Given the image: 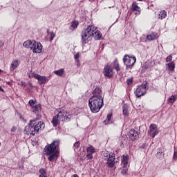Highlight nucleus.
Listing matches in <instances>:
<instances>
[{
    "mask_svg": "<svg viewBox=\"0 0 177 177\" xmlns=\"http://www.w3.org/2000/svg\"><path fill=\"white\" fill-rule=\"evenodd\" d=\"M104 97L100 87H96L93 91V96L88 100V106L92 113H96L104 106Z\"/></svg>",
    "mask_w": 177,
    "mask_h": 177,
    "instance_id": "f257e3e1",
    "label": "nucleus"
},
{
    "mask_svg": "<svg viewBox=\"0 0 177 177\" xmlns=\"http://www.w3.org/2000/svg\"><path fill=\"white\" fill-rule=\"evenodd\" d=\"M82 40L84 44H88L93 37L95 39L99 41L102 38V33L97 30L96 26L88 25L82 32Z\"/></svg>",
    "mask_w": 177,
    "mask_h": 177,
    "instance_id": "f03ea898",
    "label": "nucleus"
},
{
    "mask_svg": "<svg viewBox=\"0 0 177 177\" xmlns=\"http://www.w3.org/2000/svg\"><path fill=\"white\" fill-rule=\"evenodd\" d=\"M60 145V141L59 140H55L53 143L48 145L44 148V152L46 156H48V161H56L57 158L60 155L59 152V145Z\"/></svg>",
    "mask_w": 177,
    "mask_h": 177,
    "instance_id": "7ed1b4c3",
    "label": "nucleus"
},
{
    "mask_svg": "<svg viewBox=\"0 0 177 177\" xmlns=\"http://www.w3.org/2000/svg\"><path fill=\"white\" fill-rule=\"evenodd\" d=\"M45 129V123L42 121L30 120L28 126L25 127L24 133L26 135L34 136L38 133L39 131Z\"/></svg>",
    "mask_w": 177,
    "mask_h": 177,
    "instance_id": "20e7f679",
    "label": "nucleus"
},
{
    "mask_svg": "<svg viewBox=\"0 0 177 177\" xmlns=\"http://www.w3.org/2000/svg\"><path fill=\"white\" fill-rule=\"evenodd\" d=\"M68 113L66 111H62V109H57L55 111V116L53 118L51 123L53 127H57L60 124V121H64L68 120Z\"/></svg>",
    "mask_w": 177,
    "mask_h": 177,
    "instance_id": "39448f33",
    "label": "nucleus"
},
{
    "mask_svg": "<svg viewBox=\"0 0 177 177\" xmlns=\"http://www.w3.org/2000/svg\"><path fill=\"white\" fill-rule=\"evenodd\" d=\"M25 48L31 49L33 53H41L42 52V44L35 40H27L23 44Z\"/></svg>",
    "mask_w": 177,
    "mask_h": 177,
    "instance_id": "423d86ee",
    "label": "nucleus"
},
{
    "mask_svg": "<svg viewBox=\"0 0 177 177\" xmlns=\"http://www.w3.org/2000/svg\"><path fill=\"white\" fill-rule=\"evenodd\" d=\"M123 62L127 67H131L136 63V57H130L129 55H124L123 57Z\"/></svg>",
    "mask_w": 177,
    "mask_h": 177,
    "instance_id": "0eeeda50",
    "label": "nucleus"
},
{
    "mask_svg": "<svg viewBox=\"0 0 177 177\" xmlns=\"http://www.w3.org/2000/svg\"><path fill=\"white\" fill-rule=\"evenodd\" d=\"M147 92V85L146 84L138 86L136 91V95L137 97L143 96Z\"/></svg>",
    "mask_w": 177,
    "mask_h": 177,
    "instance_id": "6e6552de",
    "label": "nucleus"
},
{
    "mask_svg": "<svg viewBox=\"0 0 177 177\" xmlns=\"http://www.w3.org/2000/svg\"><path fill=\"white\" fill-rule=\"evenodd\" d=\"M31 77L37 80L39 85L46 84V82L49 81V80H48V77H46V76H41L40 75H38L35 73H32Z\"/></svg>",
    "mask_w": 177,
    "mask_h": 177,
    "instance_id": "1a4fd4ad",
    "label": "nucleus"
},
{
    "mask_svg": "<svg viewBox=\"0 0 177 177\" xmlns=\"http://www.w3.org/2000/svg\"><path fill=\"white\" fill-rule=\"evenodd\" d=\"M106 164L108 167L110 168H113L114 167V164H116L120 161V159L118 158H115V156L114 154L109 155V158H107L106 160Z\"/></svg>",
    "mask_w": 177,
    "mask_h": 177,
    "instance_id": "9d476101",
    "label": "nucleus"
},
{
    "mask_svg": "<svg viewBox=\"0 0 177 177\" xmlns=\"http://www.w3.org/2000/svg\"><path fill=\"white\" fill-rule=\"evenodd\" d=\"M104 75L107 77V78H111L114 75V72L113 71V66L110 64L106 65L104 68Z\"/></svg>",
    "mask_w": 177,
    "mask_h": 177,
    "instance_id": "9b49d317",
    "label": "nucleus"
},
{
    "mask_svg": "<svg viewBox=\"0 0 177 177\" xmlns=\"http://www.w3.org/2000/svg\"><path fill=\"white\" fill-rule=\"evenodd\" d=\"M148 135L151 136V138H156V136L158 135V130L157 129V125L152 124L149 127V130L148 131Z\"/></svg>",
    "mask_w": 177,
    "mask_h": 177,
    "instance_id": "f8f14e48",
    "label": "nucleus"
},
{
    "mask_svg": "<svg viewBox=\"0 0 177 177\" xmlns=\"http://www.w3.org/2000/svg\"><path fill=\"white\" fill-rule=\"evenodd\" d=\"M128 136H129V139H131V140H136L139 138L138 131H136L133 129H131L129 131Z\"/></svg>",
    "mask_w": 177,
    "mask_h": 177,
    "instance_id": "ddd939ff",
    "label": "nucleus"
},
{
    "mask_svg": "<svg viewBox=\"0 0 177 177\" xmlns=\"http://www.w3.org/2000/svg\"><path fill=\"white\" fill-rule=\"evenodd\" d=\"M129 160V156L128 154H124L122 157V166L123 168L128 167V161Z\"/></svg>",
    "mask_w": 177,
    "mask_h": 177,
    "instance_id": "4468645a",
    "label": "nucleus"
},
{
    "mask_svg": "<svg viewBox=\"0 0 177 177\" xmlns=\"http://www.w3.org/2000/svg\"><path fill=\"white\" fill-rule=\"evenodd\" d=\"M122 113L123 115L125 117H127V115H129V113H131V107H129V105L128 104H125L122 106Z\"/></svg>",
    "mask_w": 177,
    "mask_h": 177,
    "instance_id": "2eb2a0df",
    "label": "nucleus"
},
{
    "mask_svg": "<svg viewBox=\"0 0 177 177\" xmlns=\"http://www.w3.org/2000/svg\"><path fill=\"white\" fill-rule=\"evenodd\" d=\"M19 65H20V62H19V60L17 59L12 60L10 66V71H15V69L17 68Z\"/></svg>",
    "mask_w": 177,
    "mask_h": 177,
    "instance_id": "dca6fc26",
    "label": "nucleus"
},
{
    "mask_svg": "<svg viewBox=\"0 0 177 177\" xmlns=\"http://www.w3.org/2000/svg\"><path fill=\"white\" fill-rule=\"evenodd\" d=\"M131 9L136 15H140V8L136 3L132 4Z\"/></svg>",
    "mask_w": 177,
    "mask_h": 177,
    "instance_id": "f3484780",
    "label": "nucleus"
},
{
    "mask_svg": "<svg viewBox=\"0 0 177 177\" xmlns=\"http://www.w3.org/2000/svg\"><path fill=\"white\" fill-rule=\"evenodd\" d=\"M166 68L169 71H171V73H174L175 71V62H171L168 64H166Z\"/></svg>",
    "mask_w": 177,
    "mask_h": 177,
    "instance_id": "a211bd4d",
    "label": "nucleus"
},
{
    "mask_svg": "<svg viewBox=\"0 0 177 177\" xmlns=\"http://www.w3.org/2000/svg\"><path fill=\"white\" fill-rule=\"evenodd\" d=\"M32 110L34 113H35V114H37V115H38V113H39V111H41V104H36L35 106H32Z\"/></svg>",
    "mask_w": 177,
    "mask_h": 177,
    "instance_id": "6ab92c4d",
    "label": "nucleus"
},
{
    "mask_svg": "<svg viewBox=\"0 0 177 177\" xmlns=\"http://www.w3.org/2000/svg\"><path fill=\"white\" fill-rule=\"evenodd\" d=\"M158 37V35L157 34V32H153L147 36V39H148V41H153V39H156Z\"/></svg>",
    "mask_w": 177,
    "mask_h": 177,
    "instance_id": "aec40b11",
    "label": "nucleus"
},
{
    "mask_svg": "<svg viewBox=\"0 0 177 177\" xmlns=\"http://www.w3.org/2000/svg\"><path fill=\"white\" fill-rule=\"evenodd\" d=\"M111 117H113L111 114H109L107 115L106 119L104 121V124H105V125H109V124H111L113 122Z\"/></svg>",
    "mask_w": 177,
    "mask_h": 177,
    "instance_id": "412c9836",
    "label": "nucleus"
},
{
    "mask_svg": "<svg viewBox=\"0 0 177 177\" xmlns=\"http://www.w3.org/2000/svg\"><path fill=\"white\" fill-rule=\"evenodd\" d=\"M176 100V96L171 95L170 97L168 99L167 102H168V104H170V106H172V104L175 103Z\"/></svg>",
    "mask_w": 177,
    "mask_h": 177,
    "instance_id": "4be33fe9",
    "label": "nucleus"
},
{
    "mask_svg": "<svg viewBox=\"0 0 177 177\" xmlns=\"http://www.w3.org/2000/svg\"><path fill=\"white\" fill-rule=\"evenodd\" d=\"M167 17V12L165 10H162L158 14V19H160V20H162L163 19H165Z\"/></svg>",
    "mask_w": 177,
    "mask_h": 177,
    "instance_id": "5701e85b",
    "label": "nucleus"
},
{
    "mask_svg": "<svg viewBox=\"0 0 177 177\" xmlns=\"http://www.w3.org/2000/svg\"><path fill=\"white\" fill-rule=\"evenodd\" d=\"M111 66L113 68H115L116 71H120V64H118V61L115 60Z\"/></svg>",
    "mask_w": 177,
    "mask_h": 177,
    "instance_id": "b1692460",
    "label": "nucleus"
},
{
    "mask_svg": "<svg viewBox=\"0 0 177 177\" xmlns=\"http://www.w3.org/2000/svg\"><path fill=\"white\" fill-rule=\"evenodd\" d=\"M54 74H55L56 75H58V77H62L63 74H64V69L61 68L59 70L55 71Z\"/></svg>",
    "mask_w": 177,
    "mask_h": 177,
    "instance_id": "393cba45",
    "label": "nucleus"
},
{
    "mask_svg": "<svg viewBox=\"0 0 177 177\" xmlns=\"http://www.w3.org/2000/svg\"><path fill=\"white\" fill-rule=\"evenodd\" d=\"M86 151L88 153L93 154V153H96V149H95V147H93V146H90L87 147Z\"/></svg>",
    "mask_w": 177,
    "mask_h": 177,
    "instance_id": "a878e982",
    "label": "nucleus"
},
{
    "mask_svg": "<svg viewBox=\"0 0 177 177\" xmlns=\"http://www.w3.org/2000/svg\"><path fill=\"white\" fill-rule=\"evenodd\" d=\"M78 24H80L78 21H73L71 24V30H75L78 27Z\"/></svg>",
    "mask_w": 177,
    "mask_h": 177,
    "instance_id": "bb28decb",
    "label": "nucleus"
},
{
    "mask_svg": "<svg viewBox=\"0 0 177 177\" xmlns=\"http://www.w3.org/2000/svg\"><path fill=\"white\" fill-rule=\"evenodd\" d=\"M126 84H127V85H128V86H131V85H132V84H133V77H130V78L127 79L126 81Z\"/></svg>",
    "mask_w": 177,
    "mask_h": 177,
    "instance_id": "cd10ccee",
    "label": "nucleus"
},
{
    "mask_svg": "<svg viewBox=\"0 0 177 177\" xmlns=\"http://www.w3.org/2000/svg\"><path fill=\"white\" fill-rule=\"evenodd\" d=\"M37 102V100H30L29 101V105L30 106V107L32 109V107H34V106H35V103Z\"/></svg>",
    "mask_w": 177,
    "mask_h": 177,
    "instance_id": "c85d7f7f",
    "label": "nucleus"
},
{
    "mask_svg": "<svg viewBox=\"0 0 177 177\" xmlns=\"http://www.w3.org/2000/svg\"><path fill=\"white\" fill-rule=\"evenodd\" d=\"M39 176H45L46 175V170L45 169H40L39 171Z\"/></svg>",
    "mask_w": 177,
    "mask_h": 177,
    "instance_id": "c756f323",
    "label": "nucleus"
},
{
    "mask_svg": "<svg viewBox=\"0 0 177 177\" xmlns=\"http://www.w3.org/2000/svg\"><path fill=\"white\" fill-rule=\"evenodd\" d=\"M103 156L105 158V160H106L107 158H109V157H110V156H111V154H110V152H109V151H105L103 153Z\"/></svg>",
    "mask_w": 177,
    "mask_h": 177,
    "instance_id": "7c9ffc66",
    "label": "nucleus"
},
{
    "mask_svg": "<svg viewBox=\"0 0 177 177\" xmlns=\"http://www.w3.org/2000/svg\"><path fill=\"white\" fill-rule=\"evenodd\" d=\"M55 37H56V34L53 32H50V42H52V41H53V39H55Z\"/></svg>",
    "mask_w": 177,
    "mask_h": 177,
    "instance_id": "2f4dec72",
    "label": "nucleus"
},
{
    "mask_svg": "<svg viewBox=\"0 0 177 177\" xmlns=\"http://www.w3.org/2000/svg\"><path fill=\"white\" fill-rule=\"evenodd\" d=\"M74 58H75V60H77V62L78 63H80V53H77L75 55H74Z\"/></svg>",
    "mask_w": 177,
    "mask_h": 177,
    "instance_id": "473e14b6",
    "label": "nucleus"
},
{
    "mask_svg": "<svg viewBox=\"0 0 177 177\" xmlns=\"http://www.w3.org/2000/svg\"><path fill=\"white\" fill-rule=\"evenodd\" d=\"M169 62L170 63L172 62V55H169L166 58V62L169 63Z\"/></svg>",
    "mask_w": 177,
    "mask_h": 177,
    "instance_id": "72a5a7b5",
    "label": "nucleus"
},
{
    "mask_svg": "<svg viewBox=\"0 0 177 177\" xmlns=\"http://www.w3.org/2000/svg\"><path fill=\"white\" fill-rule=\"evenodd\" d=\"M93 153H87L86 157L88 160H92L93 158Z\"/></svg>",
    "mask_w": 177,
    "mask_h": 177,
    "instance_id": "f704fd0d",
    "label": "nucleus"
},
{
    "mask_svg": "<svg viewBox=\"0 0 177 177\" xmlns=\"http://www.w3.org/2000/svg\"><path fill=\"white\" fill-rule=\"evenodd\" d=\"M80 142H76L74 144L73 147H74L75 149H78V147H80Z\"/></svg>",
    "mask_w": 177,
    "mask_h": 177,
    "instance_id": "c9c22d12",
    "label": "nucleus"
},
{
    "mask_svg": "<svg viewBox=\"0 0 177 177\" xmlns=\"http://www.w3.org/2000/svg\"><path fill=\"white\" fill-rule=\"evenodd\" d=\"M127 172H128V169H127V167H125L122 170V175H125Z\"/></svg>",
    "mask_w": 177,
    "mask_h": 177,
    "instance_id": "e433bc0d",
    "label": "nucleus"
},
{
    "mask_svg": "<svg viewBox=\"0 0 177 177\" xmlns=\"http://www.w3.org/2000/svg\"><path fill=\"white\" fill-rule=\"evenodd\" d=\"M21 86H23L24 88H26V86H27V84H26V82H21Z\"/></svg>",
    "mask_w": 177,
    "mask_h": 177,
    "instance_id": "4c0bfd02",
    "label": "nucleus"
},
{
    "mask_svg": "<svg viewBox=\"0 0 177 177\" xmlns=\"http://www.w3.org/2000/svg\"><path fill=\"white\" fill-rule=\"evenodd\" d=\"M145 147H147V144H142L141 146V149H145Z\"/></svg>",
    "mask_w": 177,
    "mask_h": 177,
    "instance_id": "58836bf2",
    "label": "nucleus"
},
{
    "mask_svg": "<svg viewBox=\"0 0 177 177\" xmlns=\"http://www.w3.org/2000/svg\"><path fill=\"white\" fill-rule=\"evenodd\" d=\"M16 129H17L16 127H12V128L11 129V132H16Z\"/></svg>",
    "mask_w": 177,
    "mask_h": 177,
    "instance_id": "ea45409f",
    "label": "nucleus"
},
{
    "mask_svg": "<svg viewBox=\"0 0 177 177\" xmlns=\"http://www.w3.org/2000/svg\"><path fill=\"white\" fill-rule=\"evenodd\" d=\"M174 158H177V151L174 152Z\"/></svg>",
    "mask_w": 177,
    "mask_h": 177,
    "instance_id": "a19ab883",
    "label": "nucleus"
},
{
    "mask_svg": "<svg viewBox=\"0 0 177 177\" xmlns=\"http://www.w3.org/2000/svg\"><path fill=\"white\" fill-rule=\"evenodd\" d=\"M162 151H161L160 149L158 150V153H157V156H158V154H162Z\"/></svg>",
    "mask_w": 177,
    "mask_h": 177,
    "instance_id": "79ce46f5",
    "label": "nucleus"
},
{
    "mask_svg": "<svg viewBox=\"0 0 177 177\" xmlns=\"http://www.w3.org/2000/svg\"><path fill=\"white\" fill-rule=\"evenodd\" d=\"M4 44L3 41H0V48H2Z\"/></svg>",
    "mask_w": 177,
    "mask_h": 177,
    "instance_id": "37998d69",
    "label": "nucleus"
},
{
    "mask_svg": "<svg viewBox=\"0 0 177 177\" xmlns=\"http://www.w3.org/2000/svg\"><path fill=\"white\" fill-rule=\"evenodd\" d=\"M71 177H79V176L77 174H73V175L71 176Z\"/></svg>",
    "mask_w": 177,
    "mask_h": 177,
    "instance_id": "c03bdc74",
    "label": "nucleus"
},
{
    "mask_svg": "<svg viewBox=\"0 0 177 177\" xmlns=\"http://www.w3.org/2000/svg\"><path fill=\"white\" fill-rule=\"evenodd\" d=\"M0 91H1V92H3V88H2L1 86H0Z\"/></svg>",
    "mask_w": 177,
    "mask_h": 177,
    "instance_id": "a18cd8bd",
    "label": "nucleus"
},
{
    "mask_svg": "<svg viewBox=\"0 0 177 177\" xmlns=\"http://www.w3.org/2000/svg\"><path fill=\"white\" fill-rule=\"evenodd\" d=\"M21 120H22V121H26V120H24V118L21 117Z\"/></svg>",
    "mask_w": 177,
    "mask_h": 177,
    "instance_id": "49530a36",
    "label": "nucleus"
},
{
    "mask_svg": "<svg viewBox=\"0 0 177 177\" xmlns=\"http://www.w3.org/2000/svg\"><path fill=\"white\" fill-rule=\"evenodd\" d=\"M39 177H48V176L45 175V176H39Z\"/></svg>",
    "mask_w": 177,
    "mask_h": 177,
    "instance_id": "de8ad7c7",
    "label": "nucleus"
},
{
    "mask_svg": "<svg viewBox=\"0 0 177 177\" xmlns=\"http://www.w3.org/2000/svg\"><path fill=\"white\" fill-rule=\"evenodd\" d=\"M2 71H2L1 69H0V74L2 73Z\"/></svg>",
    "mask_w": 177,
    "mask_h": 177,
    "instance_id": "09e8293b",
    "label": "nucleus"
},
{
    "mask_svg": "<svg viewBox=\"0 0 177 177\" xmlns=\"http://www.w3.org/2000/svg\"><path fill=\"white\" fill-rule=\"evenodd\" d=\"M138 1H139L140 2H142V1H143V0H138Z\"/></svg>",
    "mask_w": 177,
    "mask_h": 177,
    "instance_id": "8fccbe9b",
    "label": "nucleus"
},
{
    "mask_svg": "<svg viewBox=\"0 0 177 177\" xmlns=\"http://www.w3.org/2000/svg\"><path fill=\"white\" fill-rule=\"evenodd\" d=\"M89 1V2H92V0H88Z\"/></svg>",
    "mask_w": 177,
    "mask_h": 177,
    "instance_id": "3c124183",
    "label": "nucleus"
},
{
    "mask_svg": "<svg viewBox=\"0 0 177 177\" xmlns=\"http://www.w3.org/2000/svg\"><path fill=\"white\" fill-rule=\"evenodd\" d=\"M29 78H31V75H29Z\"/></svg>",
    "mask_w": 177,
    "mask_h": 177,
    "instance_id": "603ef678",
    "label": "nucleus"
},
{
    "mask_svg": "<svg viewBox=\"0 0 177 177\" xmlns=\"http://www.w3.org/2000/svg\"><path fill=\"white\" fill-rule=\"evenodd\" d=\"M109 9H111V7H109Z\"/></svg>",
    "mask_w": 177,
    "mask_h": 177,
    "instance_id": "864d4df0",
    "label": "nucleus"
},
{
    "mask_svg": "<svg viewBox=\"0 0 177 177\" xmlns=\"http://www.w3.org/2000/svg\"><path fill=\"white\" fill-rule=\"evenodd\" d=\"M0 146H1V142H0Z\"/></svg>",
    "mask_w": 177,
    "mask_h": 177,
    "instance_id": "5fc2aeb1",
    "label": "nucleus"
}]
</instances>
